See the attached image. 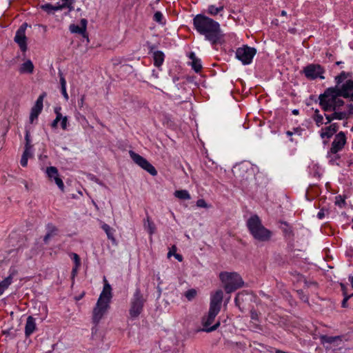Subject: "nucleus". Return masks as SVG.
Listing matches in <instances>:
<instances>
[{
	"label": "nucleus",
	"instance_id": "obj_7",
	"mask_svg": "<svg viewBox=\"0 0 353 353\" xmlns=\"http://www.w3.org/2000/svg\"><path fill=\"white\" fill-rule=\"evenodd\" d=\"M320 340L326 350L333 352L341 349L343 345V341L340 336L322 335L320 336Z\"/></svg>",
	"mask_w": 353,
	"mask_h": 353
},
{
	"label": "nucleus",
	"instance_id": "obj_35",
	"mask_svg": "<svg viewBox=\"0 0 353 353\" xmlns=\"http://www.w3.org/2000/svg\"><path fill=\"white\" fill-rule=\"evenodd\" d=\"M62 4L58 5V6H61V10L64 8H68L70 10L72 9V4L73 3V0H62Z\"/></svg>",
	"mask_w": 353,
	"mask_h": 353
},
{
	"label": "nucleus",
	"instance_id": "obj_26",
	"mask_svg": "<svg viewBox=\"0 0 353 353\" xmlns=\"http://www.w3.org/2000/svg\"><path fill=\"white\" fill-rule=\"evenodd\" d=\"M40 8L43 10L47 12L49 14L52 13L54 11L61 10V6H58V5L54 6L50 3H46V4L41 5L40 6Z\"/></svg>",
	"mask_w": 353,
	"mask_h": 353
},
{
	"label": "nucleus",
	"instance_id": "obj_11",
	"mask_svg": "<svg viewBox=\"0 0 353 353\" xmlns=\"http://www.w3.org/2000/svg\"><path fill=\"white\" fill-rule=\"evenodd\" d=\"M305 77L308 79H314L318 77L323 79L325 77L322 75L324 72L323 68L319 64H310L303 69Z\"/></svg>",
	"mask_w": 353,
	"mask_h": 353
},
{
	"label": "nucleus",
	"instance_id": "obj_55",
	"mask_svg": "<svg viewBox=\"0 0 353 353\" xmlns=\"http://www.w3.org/2000/svg\"><path fill=\"white\" fill-rule=\"evenodd\" d=\"M292 113H293L294 114H299V111H298L297 110H294L292 111Z\"/></svg>",
	"mask_w": 353,
	"mask_h": 353
},
{
	"label": "nucleus",
	"instance_id": "obj_8",
	"mask_svg": "<svg viewBox=\"0 0 353 353\" xmlns=\"http://www.w3.org/2000/svg\"><path fill=\"white\" fill-rule=\"evenodd\" d=\"M256 52L255 48L244 46L236 50V57L243 64H249L251 63Z\"/></svg>",
	"mask_w": 353,
	"mask_h": 353
},
{
	"label": "nucleus",
	"instance_id": "obj_57",
	"mask_svg": "<svg viewBox=\"0 0 353 353\" xmlns=\"http://www.w3.org/2000/svg\"><path fill=\"white\" fill-rule=\"evenodd\" d=\"M287 134L290 136L292 134V133L290 131H288Z\"/></svg>",
	"mask_w": 353,
	"mask_h": 353
},
{
	"label": "nucleus",
	"instance_id": "obj_3",
	"mask_svg": "<svg viewBox=\"0 0 353 353\" xmlns=\"http://www.w3.org/2000/svg\"><path fill=\"white\" fill-rule=\"evenodd\" d=\"M104 286L92 312V319L98 323L109 308L112 298V288L105 277L103 278Z\"/></svg>",
	"mask_w": 353,
	"mask_h": 353
},
{
	"label": "nucleus",
	"instance_id": "obj_28",
	"mask_svg": "<svg viewBox=\"0 0 353 353\" xmlns=\"http://www.w3.org/2000/svg\"><path fill=\"white\" fill-rule=\"evenodd\" d=\"M54 112L56 114V118L52 121L51 126L53 128H57L58 123L61 121V108L60 107L55 108Z\"/></svg>",
	"mask_w": 353,
	"mask_h": 353
},
{
	"label": "nucleus",
	"instance_id": "obj_52",
	"mask_svg": "<svg viewBox=\"0 0 353 353\" xmlns=\"http://www.w3.org/2000/svg\"><path fill=\"white\" fill-rule=\"evenodd\" d=\"M349 114H353V105H349Z\"/></svg>",
	"mask_w": 353,
	"mask_h": 353
},
{
	"label": "nucleus",
	"instance_id": "obj_59",
	"mask_svg": "<svg viewBox=\"0 0 353 353\" xmlns=\"http://www.w3.org/2000/svg\"><path fill=\"white\" fill-rule=\"evenodd\" d=\"M336 64H337V65L341 64V61H337V62H336Z\"/></svg>",
	"mask_w": 353,
	"mask_h": 353
},
{
	"label": "nucleus",
	"instance_id": "obj_10",
	"mask_svg": "<svg viewBox=\"0 0 353 353\" xmlns=\"http://www.w3.org/2000/svg\"><path fill=\"white\" fill-rule=\"evenodd\" d=\"M144 299L139 291H137L131 302L130 315L132 318H137L141 312L144 304Z\"/></svg>",
	"mask_w": 353,
	"mask_h": 353
},
{
	"label": "nucleus",
	"instance_id": "obj_62",
	"mask_svg": "<svg viewBox=\"0 0 353 353\" xmlns=\"http://www.w3.org/2000/svg\"><path fill=\"white\" fill-rule=\"evenodd\" d=\"M350 295H352V296H353V293H352V294H350Z\"/></svg>",
	"mask_w": 353,
	"mask_h": 353
},
{
	"label": "nucleus",
	"instance_id": "obj_50",
	"mask_svg": "<svg viewBox=\"0 0 353 353\" xmlns=\"http://www.w3.org/2000/svg\"><path fill=\"white\" fill-rule=\"evenodd\" d=\"M26 142H28V141H30V133L28 131L26 132Z\"/></svg>",
	"mask_w": 353,
	"mask_h": 353
},
{
	"label": "nucleus",
	"instance_id": "obj_19",
	"mask_svg": "<svg viewBox=\"0 0 353 353\" xmlns=\"http://www.w3.org/2000/svg\"><path fill=\"white\" fill-rule=\"evenodd\" d=\"M34 70V65L30 60H26L19 69L21 74H32Z\"/></svg>",
	"mask_w": 353,
	"mask_h": 353
},
{
	"label": "nucleus",
	"instance_id": "obj_41",
	"mask_svg": "<svg viewBox=\"0 0 353 353\" xmlns=\"http://www.w3.org/2000/svg\"><path fill=\"white\" fill-rule=\"evenodd\" d=\"M345 203V202L344 198H343L341 196H336V201H335L336 205H338L342 207V205H344Z\"/></svg>",
	"mask_w": 353,
	"mask_h": 353
},
{
	"label": "nucleus",
	"instance_id": "obj_2",
	"mask_svg": "<svg viewBox=\"0 0 353 353\" xmlns=\"http://www.w3.org/2000/svg\"><path fill=\"white\" fill-rule=\"evenodd\" d=\"M223 299V292L218 289L212 292L210 296V307L208 314L202 318V325L205 327L203 331L210 332L216 330L220 326V321H217L214 325L209 327L214 321L215 317L219 313Z\"/></svg>",
	"mask_w": 353,
	"mask_h": 353
},
{
	"label": "nucleus",
	"instance_id": "obj_38",
	"mask_svg": "<svg viewBox=\"0 0 353 353\" xmlns=\"http://www.w3.org/2000/svg\"><path fill=\"white\" fill-rule=\"evenodd\" d=\"M346 79V74L345 72H342L340 75L336 77L335 80L336 81V86H339L343 81Z\"/></svg>",
	"mask_w": 353,
	"mask_h": 353
},
{
	"label": "nucleus",
	"instance_id": "obj_54",
	"mask_svg": "<svg viewBox=\"0 0 353 353\" xmlns=\"http://www.w3.org/2000/svg\"><path fill=\"white\" fill-rule=\"evenodd\" d=\"M286 14H287V12H286L285 10H283V11L281 12V15H282V16L285 17V16H286Z\"/></svg>",
	"mask_w": 353,
	"mask_h": 353
},
{
	"label": "nucleus",
	"instance_id": "obj_21",
	"mask_svg": "<svg viewBox=\"0 0 353 353\" xmlns=\"http://www.w3.org/2000/svg\"><path fill=\"white\" fill-rule=\"evenodd\" d=\"M347 117V114L345 112H334L332 115H325V119L327 121L325 124H327L330 123L333 119H339L342 120Z\"/></svg>",
	"mask_w": 353,
	"mask_h": 353
},
{
	"label": "nucleus",
	"instance_id": "obj_46",
	"mask_svg": "<svg viewBox=\"0 0 353 353\" xmlns=\"http://www.w3.org/2000/svg\"><path fill=\"white\" fill-rule=\"evenodd\" d=\"M61 92L64 98L68 100L69 99L68 94L66 91V88H61Z\"/></svg>",
	"mask_w": 353,
	"mask_h": 353
},
{
	"label": "nucleus",
	"instance_id": "obj_30",
	"mask_svg": "<svg viewBox=\"0 0 353 353\" xmlns=\"http://www.w3.org/2000/svg\"><path fill=\"white\" fill-rule=\"evenodd\" d=\"M72 259L75 263V266L72 270V274L74 275L77 273V270L81 265V262H80V258L78 254L73 253L72 254Z\"/></svg>",
	"mask_w": 353,
	"mask_h": 353
},
{
	"label": "nucleus",
	"instance_id": "obj_61",
	"mask_svg": "<svg viewBox=\"0 0 353 353\" xmlns=\"http://www.w3.org/2000/svg\"><path fill=\"white\" fill-rule=\"evenodd\" d=\"M236 303L237 304V297L235 299Z\"/></svg>",
	"mask_w": 353,
	"mask_h": 353
},
{
	"label": "nucleus",
	"instance_id": "obj_36",
	"mask_svg": "<svg viewBox=\"0 0 353 353\" xmlns=\"http://www.w3.org/2000/svg\"><path fill=\"white\" fill-rule=\"evenodd\" d=\"M163 16L161 12H156L154 14V20L159 23H164L163 21Z\"/></svg>",
	"mask_w": 353,
	"mask_h": 353
},
{
	"label": "nucleus",
	"instance_id": "obj_17",
	"mask_svg": "<svg viewBox=\"0 0 353 353\" xmlns=\"http://www.w3.org/2000/svg\"><path fill=\"white\" fill-rule=\"evenodd\" d=\"M46 96V93H43L37 99L35 105L32 107L30 115V123H32L36 119L43 109V101Z\"/></svg>",
	"mask_w": 353,
	"mask_h": 353
},
{
	"label": "nucleus",
	"instance_id": "obj_1",
	"mask_svg": "<svg viewBox=\"0 0 353 353\" xmlns=\"http://www.w3.org/2000/svg\"><path fill=\"white\" fill-rule=\"evenodd\" d=\"M196 30L204 34L206 39L215 43L220 39L221 29L219 23L203 14L196 15L193 20Z\"/></svg>",
	"mask_w": 353,
	"mask_h": 353
},
{
	"label": "nucleus",
	"instance_id": "obj_51",
	"mask_svg": "<svg viewBox=\"0 0 353 353\" xmlns=\"http://www.w3.org/2000/svg\"><path fill=\"white\" fill-rule=\"evenodd\" d=\"M51 235L50 234H48L45 236L43 241L47 243L48 239L50 238Z\"/></svg>",
	"mask_w": 353,
	"mask_h": 353
},
{
	"label": "nucleus",
	"instance_id": "obj_13",
	"mask_svg": "<svg viewBox=\"0 0 353 353\" xmlns=\"http://www.w3.org/2000/svg\"><path fill=\"white\" fill-rule=\"evenodd\" d=\"M26 26V23L23 24L17 30L14 37V41L18 43L21 50L23 52L27 50L26 37L25 35Z\"/></svg>",
	"mask_w": 353,
	"mask_h": 353
},
{
	"label": "nucleus",
	"instance_id": "obj_45",
	"mask_svg": "<svg viewBox=\"0 0 353 353\" xmlns=\"http://www.w3.org/2000/svg\"><path fill=\"white\" fill-rule=\"evenodd\" d=\"M60 83L61 88H66V81L62 74H60Z\"/></svg>",
	"mask_w": 353,
	"mask_h": 353
},
{
	"label": "nucleus",
	"instance_id": "obj_12",
	"mask_svg": "<svg viewBox=\"0 0 353 353\" xmlns=\"http://www.w3.org/2000/svg\"><path fill=\"white\" fill-rule=\"evenodd\" d=\"M335 90L344 98H350L352 100V93L353 92V81L348 79L341 86H336Z\"/></svg>",
	"mask_w": 353,
	"mask_h": 353
},
{
	"label": "nucleus",
	"instance_id": "obj_32",
	"mask_svg": "<svg viewBox=\"0 0 353 353\" xmlns=\"http://www.w3.org/2000/svg\"><path fill=\"white\" fill-rule=\"evenodd\" d=\"M197 292L195 289H190L185 292V296L188 301H192L196 297Z\"/></svg>",
	"mask_w": 353,
	"mask_h": 353
},
{
	"label": "nucleus",
	"instance_id": "obj_33",
	"mask_svg": "<svg viewBox=\"0 0 353 353\" xmlns=\"http://www.w3.org/2000/svg\"><path fill=\"white\" fill-rule=\"evenodd\" d=\"M32 157V154L23 152L21 159V164L23 167H26L28 164V160Z\"/></svg>",
	"mask_w": 353,
	"mask_h": 353
},
{
	"label": "nucleus",
	"instance_id": "obj_56",
	"mask_svg": "<svg viewBox=\"0 0 353 353\" xmlns=\"http://www.w3.org/2000/svg\"><path fill=\"white\" fill-rule=\"evenodd\" d=\"M83 295H84V292L80 296H78V298H76V300H79L81 298L83 297Z\"/></svg>",
	"mask_w": 353,
	"mask_h": 353
},
{
	"label": "nucleus",
	"instance_id": "obj_15",
	"mask_svg": "<svg viewBox=\"0 0 353 353\" xmlns=\"http://www.w3.org/2000/svg\"><path fill=\"white\" fill-rule=\"evenodd\" d=\"M47 175L50 181H53L57 185V186L61 189V190H64V184L62 179L60 178V176L58 172V170L57 168L54 166L48 167L46 170Z\"/></svg>",
	"mask_w": 353,
	"mask_h": 353
},
{
	"label": "nucleus",
	"instance_id": "obj_40",
	"mask_svg": "<svg viewBox=\"0 0 353 353\" xmlns=\"http://www.w3.org/2000/svg\"><path fill=\"white\" fill-rule=\"evenodd\" d=\"M61 125L63 130H66L68 127V117L61 114Z\"/></svg>",
	"mask_w": 353,
	"mask_h": 353
},
{
	"label": "nucleus",
	"instance_id": "obj_24",
	"mask_svg": "<svg viewBox=\"0 0 353 353\" xmlns=\"http://www.w3.org/2000/svg\"><path fill=\"white\" fill-rule=\"evenodd\" d=\"M12 282V276L10 275L0 283V295L9 287Z\"/></svg>",
	"mask_w": 353,
	"mask_h": 353
},
{
	"label": "nucleus",
	"instance_id": "obj_29",
	"mask_svg": "<svg viewBox=\"0 0 353 353\" xmlns=\"http://www.w3.org/2000/svg\"><path fill=\"white\" fill-rule=\"evenodd\" d=\"M145 228H147L150 234H152L153 233H154L155 230H156L155 225L154 224L153 222H152L150 220L149 217L147 218V220L145 222Z\"/></svg>",
	"mask_w": 353,
	"mask_h": 353
},
{
	"label": "nucleus",
	"instance_id": "obj_20",
	"mask_svg": "<svg viewBox=\"0 0 353 353\" xmlns=\"http://www.w3.org/2000/svg\"><path fill=\"white\" fill-rule=\"evenodd\" d=\"M36 324L34 318L29 316L27 319V322L25 327V333L26 336L30 335L35 330Z\"/></svg>",
	"mask_w": 353,
	"mask_h": 353
},
{
	"label": "nucleus",
	"instance_id": "obj_9",
	"mask_svg": "<svg viewBox=\"0 0 353 353\" xmlns=\"http://www.w3.org/2000/svg\"><path fill=\"white\" fill-rule=\"evenodd\" d=\"M129 154L134 162L141 168L149 172L152 176H156L157 174V171L154 167L148 161L147 159L133 151H130Z\"/></svg>",
	"mask_w": 353,
	"mask_h": 353
},
{
	"label": "nucleus",
	"instance_id": "obj_6",
	"mask_svg": "<svg viewBox=\"0 0 353 353\" xmlns=\"http://www.w3.org/2000/svg\"><path fill=\"white\" fill-rule=\"evenodd\" d=\"M219 279L227 293H231L244 285L242 277L234 272H222L219 274Z\"/></svg>",
	"mask_w": 353,
	"mask_h": 353
},
{
	"label": "nucleus",
	"instance_id": "obj_44",
	"mask_svg": "<svg viewBox=\"0 0 353 353\" xmlns=\"http://www.w3.org/2000/svg\"><path fill=\"white\" fill-rule=\"evenodd\" d=\"M176 248L175 245H173L168 253V257L170 258L171 256L176 254Z\"/></svg>",
	"mask_w": 353,
	"mask_h": 353
},
{
	"label": "nucleus",
	"instance_id": "obj_5",
	"mask_svg": "<svg viewBox=\"0 0 353 353\" xmlns=\"http://www.w3.org/2000/svg\"><path fill=\"white\" fill-rule=\"evenodd\" d=\"M341 97L335 88H327L319 97L320 105L325 111H335L344 104V101L340 98Z\"/></svg>",
	"mask_w": 353,
	"mask_h": 353
},
{
	"label": "nucleus",
	"instance_id": "obj_47",
	"mask_svg": "<svg viewBox=\"0 0 353 353\" xmlns=\"http://www.w3.org/2000/svg\"><path fill=\"white\" fill-rule=\"evenodd\" d=\"M317 216L319 219H323L325 216L324 210L322 209L321 211L318 213Z\"/></svg>",
	"mask_w": 353,
	"mask_h": 353
},
{
	"label": "nucleus",
	"instance_id": "obj_14",
	"mask_svg": "<svg viewBox=\"0 0 353 353\" xmlns=\"http://www.w3.org/2000/svg\"><path fill=\"white\" fill-rule=\"evenodd\" d=\"M346 143L345 135L343 132L338 133L332 143L330 152L332 154H336L341 150Z\"/></svg>",
	"mask_w": 353,
	"mask_h": 353
},
{
	"label": "nucleus",
	"instance_id": "obj_58",
	"mask_svg": "<svg viewBox=\"0 0 353 353\" xmlns=\"http://www.w3.org/2000/svg\"><path fill=\"white\" fill-rule=\"evenodd\" d=\"M93 204L95 205L96 208L98 209V206L97 205V204L95 203L94 201H92Z\"/></svg>",
	"mask_w": 353,
	"mask_h": 353
},
{
	"label": "nucleus",
	"instance_id": "obj_37",
	"mask_svg": "<svg viewBox=\"0 0 353 353\" xmlns=\"http://www.w3.org/2000/svg\"><path fill=\"white\" fill-rule=\"evenodd\" d=\"M315 113H316V115L314 117V119L316 125L318 126H320L321 125L323 124V116H321V115L318 114L319 113V110H316L315 111Z\"/></svg>",
	"mask_w": 353,
	"mask_h": 353
},
{
	"label": "nucleus",
	"instance_id": "obj_4",
	"mask_svg": "<svg viewBox=\"0 0 353 353\" xmlns=\"http://www.w3.org/2000/svg\"><path fill=\"white\" fill-rule=\"evenodd\" d=\"M247 226L253 237L258 241L267 242L270 240L272 232L263 225L257 215H252L248 219Z\"/></svg>",
	"mask_w": 353,
	"mask_h": 353
},
{
	"label": "nucleus",
	"instance_id": "obj_39",
	"mask_svg": "<svg viewBox=\"0 0 353 353\" xmlns=\"http://www.w3.org/2000/svg\"><path fill=\"white\" fill-rule=\"evenodd\" d=\"M196 206L199 208H208L210 207V205H208L205 201L203 199H199L196 201Z\"/></svg>",
	"mask_w": 353,
	"mask_h": 353
},
{
	"label": "nucleus",
	"instance_id": "obj_25",
	"mask_svg": "<svg viewBox=\"0 0 353 353\" xmlns=\"http://www.w3.org/2000/svg\"><path fill=\"white\" fill-rule=\"evenodd\" d=\"M174 194L176 198L182 200H189L191 199L190 194L185 190H176Z\"/></svg>",
	"mask_w": 353,
	"mask_h": 353
},
{
	"label": "nucleus",
	"instance_id": "obj_48",
	"mask_svg": "<svg viewBox=\"0 0 353 353\" xmlns=\"http://www.w3.org/2000/svg\"><path fill=\"white\" fill-rule=\"evenodd\" d=\"M251 316L253 319H258V314L255 311L251 312Z\"/></svg>",
	"mask_w": 353,
	"mask_h": 353
},
{
	"label": "nucleus",
	"instance_id": "obj_27",
	"mask_svg": "<svg viewBox=\"0 0 353 353\" xmlns=\"http://www.w3.org/2000/svg\"><path fill=\"white\" fill-rule=\"evenodd\" d=\"M154 65L156 66H160L163 62L164 54L161 51H157L154 53Z\"/></svg>",
	"mask_w": 353,
	"mask_h": 353
},
{
	"label": "nucleus",
	"instance_id": "obj_18",
	"mask_svg": "<svg viewBox=\"0 0 353 353\" xmlns=\"http://www.w3.org/2000/svg\"><path fill=\"white\" fill-rule=\"evenodd\" d=\"M338 130L337 124L333 123L330 126L323 128L321 132V137L322 139L324 138H330L334 133L336 132Z\"/></svg>",
	"mask_w": 353,
	"mask_h": 353
},
{
	"label": "nucleus",
	"instance_id": "obj_16",
	"mask_svg": "<svg viewBox=\"0 0 353 353\" xmlns=\"http://www.w3.org/2000/svg\"><path fill=\"white\" fill-rule=\"evenodd\" d=\"M81 26H79L75 24H71L70 26V30L72 33H78L83 36V38H85L87 41V42H89V38L88 33L86 32V28H87V23L88 21L85 19H82L80 21Z\"/></svg>",
	"mask_w": 353,
	"mask_h": 353
},
{
	"label": "nucleus",
	"instance_id": "obj_42",
	"mask_svg": "<svg viewBox=\"0 0 353 353\" xmlns=\"http://www.w3.org/2000/svg\"><path fill=\"white\" fill-rule=\"evenodd\" d=\"M85 95L83 94L81 96V98L78 101V105L80 109L83 108L85 104Z\"/></svg>",
	"mask_w": 353,
	"mask_h": 353
},
{
	"label": "nucleus",
	"instance_id": "obj_49",
	"mask_svg": "<svg viewBox=\"0 0 353 353\" xmlns=\"http://www.w3.org/2000/svg\"><path fill=\"white\" fill-rule=\"evenodd\" d=\"M173 256H174V257L179 261H181L183 260V258H182V256L179 254H174Z\"/></svg>",
	"mask_w": 353,
	"mask_h": 353
},
{
	"label": "nucleus",
	"instance_id": "obj_31",
	"mask_svg": "<svg viewBox=\"0 0 353 353\" xmlns=\"http://www.w3.org/2000/svg\"><path fill=\"white\" fill-rule=\"evenodd\" d=\"M223 10V6H221L219 8L215 7L214 6H210L208 9V12L212 15H216L220 11H222Z\"/></svg>",
	"mask_w": 353,
	"mask_h": 353
},
{
	"label": "nucleus",
	"instance_id": "obj_34",
	"mask_svg": "<svg viewBox=\"0 0 353 353\" xmlns=\"http://www.w3.org/2000/svg\"><path fill=\"white\" fill-rule=\"evenodd\" d=\"M102 228L105 232L108 239H111L112 241H114V238L113 234H112V233L111 232L110 227L108 225H107V224H103L102 225Z\"/></svg>",
	"mask_w": 353,
	"mask_h": 353
},
{
	"label": "nucleus",
	"instance_id": "obj_43",
	"mask_svg": "<svg viewBox=\"0 0 353 353\" xmlns=\"http://www.w3.org/2000/svg\"><path fill=\"white\" fill-rule=\"evenodd\" d=\"M31 148H32V145L30 144V141H28V142L26 141L25 150L23 152L32 154Z\"/></svg>",
	"mask_w": 353,
	"mask_h": 353
},
{
	"label": "nucleus",
	"instance_id": "obj_22",
	"mask_svg": "<svg viewBox=\"0 0 353 353\" xmlns=\"http://www.w3.org/2000/svg\"><path fill=\"white\" fill-rule=\"evenodd\" d=\"M340 285L343 291V294L344 296V299L341 303V306L343 308H347L348 307L347 301L350 299V297H352V295H348L347 288L343 283H340Z\"/></svg>",
	"mask_w": 353,
	"mask_h": 353
},
{
	"label": "nucleus",
	"instance_id": "obj_23",
	"mask_svg": "<svg viewBox=\"0 0 353 353\" xmlns=\"http://www.w3.org/2000/svg\"><path fill=\"white\" fill-rule=\"evenodd\" d=\"M190 58L192 59L191 65L192 68L196 72H199L202 68L200 60L196 57L194 53L193 52L190 54Z\"/></svg>",
	"mask_w": 353,
	"mask_h": 353
},
{
	"label": "nucleus",
	"instance_id": "obj_60",
	"mask_svg": "<svg viewBox=\"0 0 353 353\" xmlns=\"http://www.w3.org/2000/svg\"><path fill=\"white\" fill-rule=\"evenodd\" d=\"M352 101H353V92L352 93Z\"/></svg>",
	"mask_w": 353,
	"mask_h": 353
},
{
	"label": "nucleus",
	"instance_id": "obj_53",
	"mask_svg": "<svg viewBox=\"0 0 353 353\" xmlns=\"http://www.w3.org/2000/svg\"><path fill=\"white\" fill-rule=\"evenodd\" d=\"M349 280H350V283H351V287H352V288L353 289V276H350V277L349 278Z\"/></svg>",
	"mask_w": 353,
	"mask_h": 353
}]
</instances>
